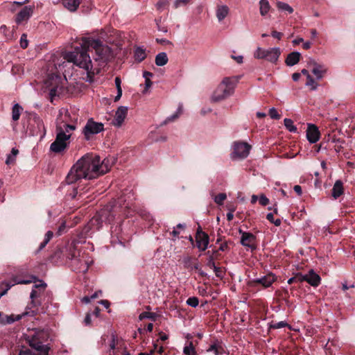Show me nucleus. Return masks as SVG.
<instances>
[{
    "instance_id": "57",
    "label": "nucleus",
    "mask_w": 355,
    "mask_h": 355,
    "mask_svg": "<svg viewBox=\"0 0 355 355\" xmlns=\"http://www.w3.org/2000/svg\"><path fill=\"white\" fill-rule=\"evenodd\" d=\"M22 71V67L19 65H15L12 68V72L13 73H20Z\"/></svg>"
},
{
    "instance_id": "22",
    "label": "nucleus",
    "mask_w": 355,
    "mask_h": 355,
    "mask_svg": "<svg viewBox=\"0 0 355 355\" xmlns=\"http://www.w3.org/2000/svg\"><path fill=\"white\" fill-rule=\"evenodd\" d=\"M305 282L313 287H317L320 284L321 278L313 270H310L309 273L306 275Z\"/></svg>"
},
{
    "instance_id": "52",
    "label": "nucleus",
    "mask_w": 355,
    "mask_h": 355,
    "mask_svg": "<svg viewBox=\"0 0 355 355\" xmlns=\"http://www.w3.org/2000/svg\"><path fill=\"white\" fill-rule=\"evenodd\" d=\"M259 201V203L263 206H266L269 203V199L264 195H261L260 196Z\"/></svg>"
},
{
    "instance_id": "48",
    "label": "nucleus",
    "mask_w": 355,
    "mask_h": 355,
    "mask_svg": "<svg viewBox=\"0 0 355 355\" xmlns=\"http://www.w3.org/2000/svg\"><path fill=\"white\" fill-rule=\"evenodd\" d=\"M269 115L272 119H279L281 115L278 114L277 110L275 107H272L269 110Z\"/></svg>"
},
{
    "instance_id": "54",
    "label": "nucleus",
    "mask_w": 355,
    "mask_h": 355,
    "mask_svg": "<svg viewBox=\"0 0 355 355\" xmlns=\"http://www.w3.org/2000/svg\"><path fill=\"white\" fill-rule=\"evenodd\" d=\"M271 35L274 38H277L278 40H281L282 36H283V33L274 30V31H272L271 32Z\"/></svg>"
},
{
    "instance_id": "10",
    "label": "nucleus",
    "mask_w": 355,
    "mask_h": 355,
    "mask_svg": "<svg viewBox=\"0 0 355 355\" xmlns=\"http://www.w3.org/2000/svg\"><path fill=\"white\" fill-rule=\"evenodd\" d=\"M281 55L279 48H270L264 49L258 47L254 52V58L257 59H266L267 61L272 63H276Z\"/></svg>"
},
{
    "instance_id": "26",
    "label": "nucleus",
    "mask_w": 355,
    "mask_h": 355,
    "mask_svg": "<svg viewBox=\"0 0 355 355\" xmlns=\"http://www.w3.org/2000/svg\"><path fill=\"white\" fill-rule=\"evenodd\" d=\"M82 0H62L63 6L71 12L76 11Z\"/></svg>"
},
{
    "instance_id": "63",
    "label": "nucleus",
    "mask_w": 355,
    "mask_h": 355,
    "mask_svg": "<svg viewBox=\"0 0 355 355\" xmlns=\"http://www.w3.org/2000/svg\"><path fill=\"white\" fill-rule=\"evenodd\" d=\"M53 236V233L52 231H48L46 234H45V239L44 240H46V241L49 242L50 240L52 239Z\"/></svg>"
},
{
    "instance_id": "39",
    "label": "nucleus",
    "mask_w": 355,
    "mask_h": 355,
    "mask_svg": "<svg viewBox=\"0 0 355 355\" xmlns=\"http://www.w3.org/2000/svg\"><path fill=\"white\" fill-rule=\"evenodd\" d=\"M306 85L307 86H311L312 90H315L318 87V84L315 83L314 78L311 76H308L306 78Z\"/></svg>"
},
{
    "instance_id": "2",
    "label": "nucleus",
    "mask_w": 355,
    "mask_h": 355,
    "mask_svg": "<svg viewBox=\"0 0 355 355\" xmlns=\"http://www.w3.org/2000/svg\"><path fill=\"white\" fill-rule=\"evenodd\" d=\"M98 156L85 155L71 167L66 182L71 184L81 179H94L109 171L108 161L103 160L101 164Z\"/></svg>"
},
{
    "instance_id": "7",
    "label": "nucleus",
    "mask_w": 355,
    "mask_h": 355,
    "mask_svg": "<svg viewBox=\"0 0 355 355\" xmlns=\"http://www.w3.org/2000/svg\"><path fill=\"white\" fill-rule=\"evenodd\" d=\"M69 138L70 135H67L61 126H57L56 137L55 141L51 144L50 150L55 153L63 152L68 147Z\"/></svg>"
},
{
    "instance_id": "33",
    "label": "nucleus",
    "mask_w": 355,
    "mask_h": 355,
    "mask_svg": "<svg viewBox=\"0 0 355 355\" xmlns=\"http://www.w3.org/2000/svg\"><path fill=\"white\" fill-rule=\"evenodd\" d=\"M284 124L286 129L291 132H296L297 128L293 125V121L291 119H285Z\"/></svg>"
},
{
    "instance_id": "31",
    "label": "nucleus",
    "mask_w": 355,
    "mask_h": 355,
    "mask_svg": "<svg viewBox=\"0 0 355 355\" xmlns=\"http://www.w3.org/2000/svg\"><path fill=\"white\" fill-rule=\"evenodd\" d=\"M22 110V107L18 103L14 105L12 110V119L13 121H17L19 119Z\"/></svg>"
},
{
    "instance_id": "4",
    "label": "nucleus",
    "mask_w": 355,
    "mask_h": 355,
    "mask_svg": "<svg viewBox=\"0 0 355 355\" xmlns=\"http://www.w3.org/2000/svg\"><path fill=\"white\" fill-rule=\"evenodd\" d=\"M116 206L115 205L110 211L104 209L98 215L94 216L87 225L83 229L82 235L85 237L90 235V231L96 226V230H98L103 220H107L109 223L115 219L114 213L116 212Z\"/></svg>"
},
{
    "instance_id": "41",
    "label": "nucleus",
    "mask_w": 355,
    "mask_h": 355,
    "mask_svg": "<svg viewBox=\"0 0 355 355\" xmlns=\"http://www.w3.org/2000/svg\"><path fill=\"white\" fill-rule=\"evenodd\" d=\"M227 196L224 193H220L215 196L214 201L216 204L221 205L226 199Z\"/></svg>"
},
{
    "instance_id": "59",
    "label": "nucleus",
    "mask_w": 355,
    "mask_h": 355,
    "mask_svg": "<svg viewBox=\"0 0 355 355\" xmlns=\"http://www.w3.org/2000/svg\"><path fill=\"white\" fill-rule=\"evenodd\" d=\"M84 323L86 326H89L92 323V320H91V315H90V313H87L85 318V320H84Z\"/></svg>"
},
{
    "instance_id": "8",
    "label": "nucleus",
    "mask_w": 355,
    "mask_h": 355,
    "mask_svg": "<svg viewBox=\"0 0 355 355\" xmlns=\"http://www.w3.org/2000/svg\"><path fill=\"white\" fill-rule=\"evenodd\" d=\"M46 287V284L40 281L39 284H35L33 286V289L31 291L30 297L31 299V302L29 305L27 306V309H35V310L31 311V315H35L37 312L38 307L41 305V301L38 300L40 297L41 294L44 291L45 288Z\"/></svg>"
},
{
    "instance_id": "6",
    "label": "nucleus",
    "mask_w": 355,
    "mask_h": 355,
    "mask_svg": "<svg viewBox=\"0 0 355 355\" xmlns=\"http://www.w3.org/2000/svg\"><path fill=\"white\" fill-rule=\"evenodd\" d=\"M235 81L230 78H225L214 92L212 100L215 102L222 101L231 96L234 89Z\"/></svg>"
},
{
    "instance_id": "14",
    "label": "nucleus",
    "mask_w": 355,
    "mask_h": 355,
    "mask_svg": "<svg viewBox=\"0 0 355 355\" xmlns=\"http://www.w3.org/2000/svg\"><path fill=\"white\" fill-rule=\"evenodd\" d=\"M97 40H100L106 44H114L116 46L119 45L120 41L119 40L118 31L114 29L107 28L103 30Z\"/></svg>"
},
{
    "instance_id": "15",
    "label": "nucleus",
    "mask_w": 355,
    "mask_h": 355,
    "mask_svg": "<svg viewBox=\"0 0 355 355\" xmlns=\"http://www.w3.org/2000/svg\"><path fill=\"white\" fill-rule=\"evenodd\" d=\"M196 247L200 251H205L209 247V236L206 232L202 231L200 226H198L196 231Z\"/></svg>"
},
{
    "instance_id": "9",
    "label": "nucleus",
    "mask_w": 355,
    "mask_h": 355,
    "mask_svg": "<svg viewBox=\"0 0 355 355\" xmlns=\"http://www.w3.org/2000/svg\"><path fill=\"white\" fill-rule=\"evenodd\" d=\"M276 280L277 277L272 272H269L261 277L249 280L248 286L252 288L260 291L261 289L270 287Z\"/></svg>"
},
{
    "instance_id": "36",
    "label": "nucleus",
    "mask_w": 355,
    "mask_h": 355,
    "mask_svg": "<svg viewBox=\"0 0 355 355\" xmlns=\"http://www.w3.org/2000/svg\"><path fill=\"white\" fill-rule=\"evenodd\" d=\"M181 113H182V107H179L178 109V111L175 114L171 115V116H168V118H166V120L163 122V124L166 125L169 122L175 121L176 119H178L179 117V116Z\"/></svg>"
},
{
    "instance_id": "3",
    "label": "nucleus",
    "mask_w": 355,
    "mask_h": 355,
    "mask_svg": "<svg viewBox=\"0 0 355 355\" xmlns=\"http://www.w3.org/2000/svg\"><path fill=\"white\" fill-rule=\"evenodd\" d=\"M48 337V334L44 330L27 336L26 340L31 349L23 347L19 355H49L50 347L45 344Z\"/></svg>"
},
{
    "instance_id": "60",
    "label": "nucleus",
    "mask_w": 355,
    "mask_h": 355,
    "mask_svg": "<svg viewBox=\"0 0 355 355\" xmlns=\"http://www.w3.org/2000/svg\"><path fill=\"white\" fill-rule=\"evenodd\" d=\"M156 42L160 44H172L171 42L166 39H156Z\"/></svg>"
},
{
    "instance_id": "16",
    "label": "nucleus",
    "mask_w": 355,
    "mask_h": 355,
    "mask_svg": "<svg viewBox=\"0 0 355 355\" xmlns=\"http://www.w3.org/2000/svg\"><path fill=\"white\" fill-rule=\"evenodd\" d=\"M239 232L241 234L240 242L243 246L248 247L252 250L257 248V245H255L257 237L255 235L250 232H244L241 229H239Z\"/></svg>"
},
{
    "instance_id": "49",
    "label": "nucleus",
    "mask_w": 355,
    "mask_h": 355,
    "mask_svg": "<svg viewBox=\"0 0 355 355\" xmlns=\"http://www.w3.org/2000/svg\"><path fill=\"white\" fill-rule=\"evenodd\" d=\"M191 0H175L174 2V8H178L179 7L187 6Z\"/></svg>"
},
{
    "instance_id": "23",
    "label": "nucleus",
    "mask_w": 355,
    "mask_h": 355,
    "mask_svg": "<svg viewBox=\"0 0 355 355\" xmlns=\"http://www.w3.org/2000/svg\"><path fill=\"white\" fill-rule=\"evenodd\" d=\"M302 55L301 53L297 51H293L288 54L285 63L287 66L291 67L299 62Z\"/></svg>"
},
{
    "instance_id": "53",
    "label": "nucleus",
    "mask_w": 355,
    "mask_h": 355,
    "mask_svg": "<svg viewBox=\"0 0 355 355\" xmlns=\"http://www.w3.org/2000/svg\"><path fill=\"white\" fill-rule=\"evenodd\" d=\"M114 82H115V85H116L117 91H119V90L122 91V88H121V80L120 77L116 76L115 78Z\"/></svg>"
},
{
    "instance_id": "61",
    "label": "nucleus",
    "mask_w": 355,
    "mask_h": 355,
    "mask_svg": "<svg viewBox=\"0 0 355 355\" xmlns=\"http://www.w3.org/2000/svg\"><path fill=\"white\" fill-rule=\"evenodd\" d=\"M65 228H66L65 223L63 222L59 226V228L57 232L58 235H61L62 234V232L64 231Z\"/></svg>"
},
{
    "instance_id": "25",
    "label": "nucleus",
    "mask_w": 355,
    "mask_h": 355,
    "mask_svg": "<svg viewBox=\"0 0 355 355\" xmlns=\"http://www.w3.org/2000/svg\"><path fill=\"white\" fill-rule=\"evenodd\" d=\"M25 315H31V313L29 311H26L24 314L17 315L16 316H14V315H5L4 317H2L1 320V324H11L15 321L20 320L21 319L22 316Z\"/></svg>"
},
{
    "instance_id": "56",
    "label": "nucleus",
    "mask_w": 355,
    "mask_h": 355,
    "mask_svg": "<svg viewBox=\"0 0 355 355\" xmlns=\"http://www.w3.org/2000/svg\"><path fill=\"white\" fill-rule=\"evenodd\" d=\"M64 131L65 133L69 132L70 131L73 130L76 128L75 125H70V124H64Z\"/></svg>"
},
{
    "instance_id": "58",
    "label": "nucleus",
    "mask_w": 355,
    "mask_h": 355,
    "mask_svg": "<svg viewBox=\"0 0 355 355\" xmlns=\"http://www.w3.org/2000/svg\"><path fill=\"white\" fill-rule=\"evenodd\" d=\"M192 258L191 257H187L184 259V263L186 268L191 267V262Z\"/></svg>"
},
{
    "instance_id": "30",
    "label": "nucleus",
    "mask_w": 355,
    "mask_h": 355,
    "mask_svg": "<svg viewBox=\"0 0 355 355\" xmlns=\"http://www.w3.org/2000/svg\"><path fill=\"white\" fill-rule=\"evenodd\" d=\"M146 54L145 49H144L141 47H137L135 49V58L137 62H142L146 58Z\"/></svg>"
},
{
    "instance_id": "45",
    "label": "nucleus",
    "mask_w": 355,
    "mask_h": 355,
    "mask_svg": "<svg viewBox=\"0 0 355 355\" xmlns=\"http://www.w3.org/2000/svg\"><path fill=\"white\" fill-rule=\"evenodd\" d=\"M287 326H289L287 322H286L285 321H281V322H275V323L272 322L270 324V328H272V329H281V328H283V327H287Z\"/></svg>"
},
{
    "instance_id": "47",
    "label": "nucleus",
    "mask_w": 355,
    "mask_h": 355,
    "mask_svg": "<svg viewBox=\"0 0 355 355\" xmlns=\"http://www.w3.org/2000/svg\"><path fill=\"white\" fill-rule=\"evenodd\" d=\"M229 243H232V242L231 241H224L223 243H220L218 250L222 252L228 251L230 250Z\"/></svg>"
},
{
    "instance_id": "5",
    "label": "nucleus",
    "mask_w": 355,
    "mask_h": 355,
    "mask_svg": "<svg viewBox=\"0 0 355 355\" xmlns=\"http://www.w3.org/2000/svg\"><path fill=\"white\" fill-rule=\"evenodd\" d=\"M23 125H27V130L32 136L40 135L43 137L46 135V129L41 118L35 113H29L26 120L23 119Z\"/></svg>"
},
{
    "instance_id": "50",
    "label": "nucleus",
    "mask_w": 355,
    "mask_h": 355,
    "mask_svg": "<svg viewBox=\"0 0 355 355\" xmlns=\"http://www.w3.org/2000/svg\"><path fill=\"white\" fill-rule=\"evenodd\" d=\"M28 42L27 38H26V34H23L21 36V38H20V46L23 49H26L28 47Z\"/></svg>"
},
{
    "instance_id": "34",
    "label": "nucleus",
    "mask_w": 355,
    "mask_h": 355,
    "mask_svg": "<svg viewBox=\"0 0 355 355\" xmlns=\"http://www.w3.org/2000/svg\"><path fill=\"white\" fill-rule=\"evenodd\" d=\"M277 7L279 10L287 11L288 13H292L293 9L286 3L278 1L277 3Z\"/></svg>"
},
{
    "instance_id": "38",
    "label": "nucleus",
    "mask_w": 355,
    "mask_h": 355,
    "mask_svg": "<svg viewBox=\"0 0 355 355\" xmlns=\"http://www.w3.org/2000/svg\"><path fill=\"white\" fill-rule=\"evenodd\" d=\"M215 272V275L217 277H218L220 279H223L224 278V275L225 273V271L223 270L221 267L215 266V268H212Z\"/></svg>"
},
{
    "instance_id": "37",
    "label": "nucleus",
    "mask_w": 355,
    "mask_h": 355,
    "mask_svg": "<svg viewBox=\"0 0 355 355\" xmlns=\"http://www.w3.org/2000/svg\"><path fill=\"white\" fill-rule=\"evenodd\" d=\"M113 355H130V353L127 351L123 345H120L116 347V349L114 351Z\"/></svg>"
},
{
    "instance_id": "11",
    "label": "nucleus",
    "mask_w": 355,
    "mask_h": 355,
    "mask_svg": "<svg viewBox=\"0 0 355 355\" xmlns=\"http://www.w3.org/2000/svg\"><path fill=\"white\" fill-rule=\"evenodd\" d=\"M104 130V125L102 123L96 122L93 119H89L85 125L83 133L86 140L89 141L93 137Z\"/></svg>"
},
{
    "instance_id": "13",
    "label": "nucleus",
    "mask_w": 355,
    "mask_h": 355,
    "mask_svg": "<svg viewBox=\"0 0 355 355\" xmlns=\"http://www.w3.org/2000/svg\"><path fill=\"white\" fill-rule=\"evenodd\" d=\"M251 146L243 141H235L233 145V151L231 153L232 159H244L248 157Z\"/></svg>"
},
{
    "instance_id": "51",
    "label": "nucleus",
    "mask_w": 355,
    "mask_h": 355,
    "mask_svg": "<svg viewBox=\"0 0 355 355\" xmlns=\"http://www.w3.org/2000/svg\"><path fill=\"white\" fill-rule=\"evenodd\" d=\"M294 277L297 283L302 282H305L306 275H303L302 273L298 272L294 276Z\"/></svg>"
},
{
    "instance_id": "17",
    "label": "nucleus",
    "mask_w": 355,
    "mask_h": 355,
    "mask_svg": "<svg viewBox=\"0 0 355 355\" xmlns=\"http://www.w3.org/2000/svg\"><path fill=\"white\" fill-rule=\"evenodd\" d=\"M128 114L127 107L121 106L118 108L116 112L114 119H113L112 123L116 127L121 126L124 119H125Z\"/></svg>"
},
{
    "instance_id": "21",
    "label": "nucleus",
    "mask_w": 355,
    "mask_h": 355,
    "mask_svg": "<svg viewBox=\"0 0 355 355\" xmlns=\"http://www.w3.org/2000/svg\"><path fill=\"white\" fill-rule=\"evenodd\" d=\"M309 64L313 66L311 71L318 80L322 79L327 73V69L322 64L315 61L310 62Z\"/></svg>"
},
{
    "instance_id": "29",
    "label": "nucleus",
    "mask_w": 355,
    "mask_h": 355,
    "mask_svg": "<svg viewBox=\"0 0 355 355\" xmlns=\"http://www.w3.org/2000/svg\"><path fill=\"white\" fill-rule=\"evenodd\" d=\"M270 5L268 0L259 1V10L261 16H265L270 10Z\"/></svg>"
},
{
    "instance_id": "40",
    "label": "nucleus",
    "mask_w": 355,
    "mask_h": 355,
    "mask_svg": "<svg viewBox=\"0 0 355 355\" xmlns=\"http://www.w3.org/2000/svg\"><path fill=\"white\" fill-rule=\"evenodd\" d=\"M266 219L269 220L271 223H273L275 226H279L282 223L281 220L279 218L274 220V216L272 213H268L266 215Z\"/></svg>"
},
{
    "instance_id": "19",
    "label": "nucleus",
    "mask_w": 355,
    "mask_h": 355,
    "mask_svg": "<svg viewBox=\"0 0 355 355\" xmlns=\"http://www.w3.org/2000/svg\"><path fill=\"white\" fill-rule=\"evenodd\" d=\"M225 345L222 340L215 339L211 342L207 352H213L215 355H223L225 353Z\"/></svg>"
},
{
    "instance_id": "46",
    "label": "nucleus",
    "mask_w": 355,
    "mask_h": 355,
    "mask_svg": "<svg viewBox=\"0 0 355 355\" xmlns=\"http://www.w3.org/2000/svg\"><path fill=\"white\" fill-rule=\"evenodd\" d=\"M98 297V292H95L93 295H92L90 297L89 296H85L82 298L81 301L82 302L85 304H88L90 302L91 300L97 298Z\"/></svg>"
},
{
    "instance_id": "32",
    "label": "nucleus",
    "mask_w": 355,
    "mask_h": 355,
    "mask_svg": "<svg viewBox=\"0 0 355 355\" xmlns=\"http://www.w3.org/2000/svg\"><path fill=\"white\" fill-rule=\"evenodd\" d=\"M185 355H196V351L192 341L188 343L183 349Z\"/></svg>"
},
{
    "instance_id": "27",
    "label": "nucleus",
    "mask_w": 355,
    "mask_h": 355,
    "mask_svg": "<svg viewBox=\"0 0 355 355\" xmlns=\"http://www.w3.org/2000/svg\"><path fill=\"white\" fill-rule=\"evenodd\" d=\"M229 12V8L227 6H218L216 10V17L218 21L223 20Z\"/></svg>"
},
{
    "instance_id": "55",
    "label": "nucleus",
    "mask_w": 355,
    "mask_h": 355,
    "mask_svg": "<svg viewBox=\"0 0 355 355\" xmlns=\"http://www.w3.org/2000/svg\"><path fill=\"white\" fill-rule=\"evenodd\" d=\"M116 340V336L112 335V343L110 345V349L112 350L113 352L116 349V345H115Z\"/></svg>"
},
{
    "instance_id": "24",
    "label": "nucleus",
    "mask_w": 355,
    "mask_h": 355,
    "mask_svg": "<svg viewBox=\"0 0 355 355\" xmlns=\"http://www.w3.org/2000/svg\"><path fill=\"white\" fill-rule=\"evenodd\" d=\"M344 193L343 183L341 180L336 181L332 190L331 196L334 199L338 198Z\"/></svg>"
},
{
    "instance_id": "64",
    "label": "nucleus",
    "mask_w": 355,
    "mask_h": 355,
    "mask_svg": "<svg viewBox=\"0 0 355 355\" xmlns=\"http://www.w3.org/2000/svg\"><path fill=\"white\" fill-rule=\"evenodd\" d=\"M293 190L297 193L298 196H301L302 193V187L300 185H295Z\"/></svg>"
},
{
    "instance_id": "42",
    "label": "nucleus",
    "mask_w": 355,
    "mask_h": 355,
    "mask_svg": "<svg viewBox=\"0 0 355 355\" xmlns=\"http://www.w3.org/2000/svg\"><path fill=\"white\" fill-rule=\"evenodd\" d=\"M139 320H142L144 318H150L151 320H153V321L155 320V313H150V312H142L140 315H139Z\"/></svg>"
},
{
    "instance_id": "18",
    "label": "nucleus",
    "mask_w": 355,
    "mask_h": 355,
    "mask_svg": "<svg viewBox=\"0 0 355 355\" xmlns=\"http://www.w3.org/2000/svg\"><path fill=\"white\" fill-rule=\"evenodd\" d=\"M306 138L308 141L314 144L316 143L320 139V132L316 125L313 124H309L306 130Z\"/></svg>"
},
{
    "instance_id": "35",
    "label": "nucleus",
    "mask_w": 355,
    "mask_h": 355,
    "mask_svg": "<svg viewBox=\"0 0 355 355\" xmlns=\"http://www.w3.org/2000/svg\"><path fill=\"white\" fill-rule=\"evenodd\" d=\"M78 256L79 254L77 255L75 248L73 247V249L70 248V252L67 257L68 259L73 261L74 262H81V260L78 258Z\"/></svg>"
},
{
    "instance_id": "1",
    "label": "nucleus",
    "mask_w": 355,
    "mask_h": 355,
    "mask_svg": "<svg viewBox=\"0 0 355 355\" xmlns=\"http://www.w3.org/2000/svg\"><path fill=\"white\" fill-rule=\"evenodd\" d=\"M78 44L72 51L65 53L64 58L70 62L85 69L87 73H98L99 69H94L93 71V63L88 54L91 48L94 50L95 54L93 59L97 63L98 67H104L108 62H111L115 57V53L108 45L103 44L100 40H95L92 37H82Z\"/></svg>"
},
{
    "instance_id": "62",
    "label": "nucleus",
    "mask_w": 355,
    "mask_h": 355,
    "mask_svg": "<svg viewBox=\"0 0 355 355\" xmlns=\"http://www.w3.org/2000/svg\"><path fill=\"white\" fill-rule=\"evenodd\" d=\"M15 162V157L12 156L11 154H9L7 157L6 163L7 164H11Z\"/></svg>"
},
{
    "instance_id": "43",
    "label": "nucleus",
    "mask_w": 355,
    "mask_h": 355,
    "mask_svg": "<svg viewBox=\"0 0 355 355\" xmlns=\"http://www.w3.org/2000/svg\"><path fill=\"white\" fill-rule=\"evenodd\" d=\"M187 304L191 307H196L199 304V300L197 297H189L187 300Z\"/></svg>"
},
{
    "instance_id": "20",
    "label": "nucleus",
    "mask_w": 355,
    "mask_h": 355,
    "mask_svg": "<svg viewBox=\"0 0 355 355\" xmlns=\"http://www.w3.org/2000/svg\"><path fill=\"white\" fill-rule=\"evenodd\" d=\"M33 7L28 6H24L16 15L15 21L17 24H21L22 21L27 20L32 15Z\"/></svg>"
},
{
    "instance_id": "12",
    "label": "nucleus",
    "mask_w": 355,
    "mask_h": 355,
    "mask_svg": "<svg viewBox=\"0 0 355 355\" xmlns=\"http://www.w3.org/2000/svg\"><path fill=\"white\" fill-rule=\"evenodd\" d=\"M61 77L56 74H50L46 80V85L49 87V95L51 98L59 96L62 92V87L60 86Z\"/></svg>"
},
{
    "instance_id": "28",
    "label": "nucleus",
    "mask_w": 355,
    "mask_h": 355,
    "mask_svg": "<svg viewBox=\"0 0 355 355\" xmlns=\"http://www.w3.org/2000/svg\"><path fill=\"white\" fill-rule=\"evenodd\" d=\"M168 61L167 55L164 52L158 53L155 57V64L157 66L162 67L167 64Z\"/></svg>"
},
{
    "instance_id": "44",
    "label": "nucleus",
    "mask_w": 355,
    "mask_h": 355,
    "mask_svg": "<svg viewBox=\"0 0 355 355\" xmlns=\"http://www.w3.org/2000/svg\"><path fill=\"white\" fill-rule=\"evenodd\" d=\"M215 260H218V257L210 255L207 259V262L206 264L207 266L211 269H212L213 268H215V266H216Z\"/></svg>"
}]
</instances>
